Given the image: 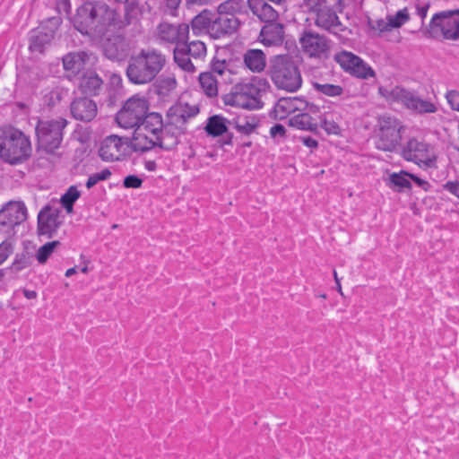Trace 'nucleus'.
I'll return each instance as SVG.
<instances>
[{"label":"nucleus","mask_w":459,"mask_h":459,"mask_svg":"<svg viewBox=\"0 0 459 459\" xmlns=\"http://www.w3.org/2000/svg\"><path fill=\"white\" fill-rule=\"evenodd\" d=\"M225 105L246 109H257L262 107L260 89L253 82L236 83L230 92L222 96Z\"/></svg>","instance_id":"6"},{"label":"nucleus","mask_w":459,"mask_h":459,"mask_svg":"<svg viewBox=\"0 0 459 459\" xmlns=\"http://www.w3.org/2000/svg\"><path fill=\"white\" fill-rule=\"evenodd\" d=\"M31 143L27 135L18 129H10L0 139V158L6 163H23L31 155Z\"/></svg>","instance_id":"4"},{"label":"nucleus","mask_w":459,"mask_h":459,"mask_svg":"<svg viewBox=\"0 0 459 459\" xmlns=\"http://www.w3.org/2000/svg\"><path fill=\"white\" fill-rule=\"evenodd\" d=\"M238 9V3L235 0H228L221 3L218 6V14L219 15H234V13Z\"/></svg>","instance_id":"50"},{"label":"nucleus","mask_w":459,"mask_h":459,"mask_svg":"<svg viewBox=\"0 0 459 459\" xmlns=\"http://www.w3.org/2000/svg\"><path fill=\"white\" fill-rule=\"evenodd\" d=\"M334 60L344 71L358 78L367 79L375 76L373 69L351 52L342 51L338 53L334 56Z\"/></svg>","instance_id":"16"},{"label":"nucleus","mask_w":459,"mask_h":459,"mask_svg":"<svg viewBox=\"0 0 459 459\" xmlns=\"http://www.w3.org/2000/svg\"><path fill=\"white\" fill-rule=\"evenodd\" d=\"M67 121L58 117L51 120H40L36 126L39 147L47 152L58 149L63 140V130Z\"/></svg>","instance_id":"7"},{"label":"nucleus","mask_w":459,"mask_h":459,"mask_svg":"<svg viewBox=\"0 0 459 459\" xmlns=\"http://www.w3.org/2000/svg\"><path fill=\"white\" fill-rule=\"evenodd\" d=\"M387 20L389 21V25H391L392 29L400 28L409 20V14L407 10L403 9L398 11L394 15L388 16Z\"/></svg>","instance_id":"47"},{"label":"nucleus","mask_w":459,"mask_h":459,"mask_svg":"<svg viewBox=\"0 0 459 459\" xmlns=\"http://www.w3.org/2000/svg\"><path fill=\"white\" fill-rule=\"evenodd\" d=\"M402 128L401 122L394 117L389 116L379 117L377 148L385 152L395 151L402 139Z\"/></svg>","instance_id":"11"},{"label":"nucleus","mask_w":459,"mask_h":459,"mask_svg":"<svg viewBox=\"0 0 459 459\" xmlns=\"http://www.w3.org/2000/svg\"><path fill=\"white\" fill-rule=\"evenodd\" d=\"M181 0H166V5L171 10H175L180 4Z\"/></svg>","instance_id":"63"},{"label":"nucleus","mask_w":459,"mask_h":459,"mask_svg":"<svg viewBox=\"0 0 459 459\" xmlns=\"http://www.w3.org/2000/svg\"><path fill=\"white\" fill-rule=\"evenodd\" d=\"M206 46L201 40H193L190 42V55L194 61L203 60L206 56Z\"/></svg>","instance_id":"44"},{"label":"nucleus","mask_w":459,"mask_h":459,"mask_svg":"<svg viewBox=\"0 0 459 459\" xmlns=\"http://www.w3.org/2000/svg\"><path fill=\"white\" fill-rule=\"evenodd\" d=\"M149 109L148 100L142 96L129 98L117 112L116 120L124 128L138 127Z\"/></svg>","instance_id":"10"},{"label":"nucleus","mask_w":459,"mask_h":459,"mask_svg":"<svg viewBox=\"0 0 459 459\" xmlns=\"http://www.w3.org/2000/svg\"><path fill=\"white\" fill-rule=\"evenodd\" d=\"M239 21L235 15H217L212 19L210 35L213 39H220L237 31Z\"/></svg>","instance_id":"23"},{"label":"nucleus","mask_w":459,"mask_h":459,"mask_svg":"<svg viewBox=\"0 0 459 459\" xmlns=\"http://www.w3.org/2000/svg\"><path fill=\"white\" fill-rule=\"evenodd\" d=\"M290 123L301 130L315 131L317 127L316 124L313 123L312 117L307 113H300L294 116Z\"/></svg>","instance_id":"40"},{"label":"nucleus","mask_w":459,"mask_h":459,"mask_svg":"<svg viewBox=\"0 0 459 459\" xmlns=\"http://www.w3.org/2000/svg\"><path fill=\"white\" fill-rule=\"evenodd\" d=\"M62 19L60 16H54L48 18L30 37V49L32 52H38L42 54L46 48L50 45L55 38L56 32L57 31Z\"/></svg>","instance_id":"12"},{"label":"nucleus","mask_w":459,"mask_h":459,"mask_svg":"<svg viewBox=\"0 0 459 459\" xmlns=\"http://www.w3.org/2000/svg\"><path fill=\"white\" fill-rule=\"evenodd\" d=\"M205 130L209 135L219 136L227 131L225 119L220 116H213L209 118L205 126Z\"/></svg>","instance_id":"39"},{"label":"nucleus","mask_w":459,"mask_h":459,"mask_svg":"<svg viewBox=\"0 0 459 459\" xmlns=\"http://www.w3.org/2000/svg\"><path fill=\"white\" fill-rule=\"evenodd\" d=\"M164 125L161 115L152 112L150 114L146 113L138 127L140 128V131H147L151 134L159 136Z\"/></svg>","instance_id":"33"},{"label":"nucleus","mask_w":459,"mask_h":459,"mask_svg":"<svg viewBox=\"0 0 459 459\" xmlns=\"http://www.w3.org/2000/svg\"><path fill=\"white\" fill-rule=\"evenodd\" d=\"M91 55L85 51L70 52L63 56L62 62L65 71L79 73L90 61Z\"/></svg>","instance_id":"28"},{"label":"nucleus","mask_w":459,"mask_h":459,"mask_svg":"<svg viewBox=\"0 0 459 459\" xmlns=\"http://www.w3.org/2000/svg\"><path fill=\"white\" fill-rule=\"evenodd\" d=\"M143 184L142 178L135 175H130L125 178L123 185L126 188H139Z\"/></svg>","instance_id":"51"},{"label":"nucleus","mask_w":459,"mask_h":459,"mask_svg":"<svg viewBox=\"0 0 459 459\" xmlns=\"http://www.w3.org/2000/svg\"><path fill=\"white\" fill-rule=\"evenodd\" d=\"M173 58L174 62L181 70L190 74L196 71V67L194 63L195 61L192 60L193 58L187 56L186 53L181 48H174Z\"/></svg>","instance_id":"38"},{"label":"nucleus","mask_w":459,"mask_h":459,"mask_svg":"<svg viewBox=\"0 0 459 459\" xmlns=\"http://www.w3.org/2000/svg\"><path fill=\"white\" fill-rule=\"evenodd\" d=\"M316 13L315 24L329 32L338 34L343 30V25L340 22L336 13L330 8V5L309 8Z\"/></svg>","instance_id":"21"},{"label":"nucleus","mask_w":459,"mask_h":459,"mask_svg":"<svg viewBox=\"0 0 459 459\" xmlns=\"http://www.w3.org/2000/svg\"><path fill=\"white\" fill-rule=\"evenodd\" d=\"M311 85L316 93L328 98H340L345 93V89L342 85L322 78L313 80Z\"/></svg>","instance_id":"29"},{"label":"nucleus","mask_w":459,"mask_h":459,"mask_svg":"<svg viewBox=\"0 0 459 459\" xmlns=\"http://www.w3.org/2000/svg\"><path fill=\"white\" fill-rule=\"evenodd\" d=\"M446 98L452 109L459 111V91H449Z\"/></svg>","instance_id":"52"},{"label":"nucleus","mask_w":459,"mask_h":459,"mask_svg":"<svg viewBox=\"0 0 459 459\" xmlns=\"http://www.w3.org/2000/svg\"><path fill=\"white\" fill-rule=\"evenodd\" d=\"M301 141L306 146L309 148H316L318 145L317 141L312 137H302Z\"/></svg>","instance_id":"59"},{"label":"nucleus","mask_w":459,"mask_h":459,"mask_svg":"<svg viewBox=\"0 0 459 459\" xmlns=\"http://www.w3.org/2000/svg\"><path fill=\"white\" fill-rule=\"evenodd\" d=\"M410 178L420 186L427 190V187L429 186V183L412 174H410Z\"/></svg>","instance_id":"60"},{"label":"nucleus","mask_w":459,"mask_h":459,"mask_svg":"<svg viewBox=\"0 0 459 459\" xmlns=\"http://www.w3.org/2000/svg\"><path fill=\"white\" fill-rule=\"evenodd\" d=\"M444 187L459 197V182L448 181Z\"/></svg>","instance_id":"58"},{"label":"nucleus","mask_w":459,"mask_h":459,"mask_svg":"<svg viewBox=\"0 0 459 459\" xmlns=\"http://www.w3.org/2000/svg\"><path fill=\"white\" fill-rule=\"evenodd\" d=\"M378 92L387 101L401 103L406 108L416 113H435L437 111V107L434 103L421 99L414 91L403 87L396 86L391 90L379 87Z\"/></svg>","instance_id":"5"},{"label":"nucleus","mask_w":459,"mask_h":459,"mask_svg":"<svg viewBox=\"0 0 459 459\" xmlns=\"http://www.w3.org/2000/svg\"><path fill=\"white\" fill-rule=\"evenodd\" d=\"M174 48H181L184 52L186 53L187 56L191 57L190 55V42L186 43V41L183 43H179L178 45L175 46Z\"/></svg>","instance_id":"61"},{"label":"nucleus","mask_w":459,"mask_h":459,"mask_svg":"<svg viewBox=\"0 0 459 459\" xmlns=\"http://www.w3.org/2000/svg\"><path fill=\"white\" fill-rule=\"evenodd\" d=\"M374 30H377L380 32L391 30L392 27L389 25V21L378 20L376 22L374 25H372Z\"/></svg>","instance_id":"55"},{"label":"nucleus","mask_w":459,"mask_h":459,"mask_svg":"<svg viewBox=\"0 0 459 459\" xmlns=\"http://www.w3.org/2000/svg\"><path fill=\"white\" fill-rule=\"evenodd\" d=\"M321 127L328 134H340L341 128L339 125L333 121V119H328L326 117L321 119Z\"/></svg>","instance_id":"49"},{"label":"nucleus","mask_w":459,"mask_h":459,"mask_svg":"<svg viewBox=\"0 0 459 459\" xmlns=\"http://www.w3.org/2000/svg\"><path fill=\"white\" fill-rule=\"evenodd\" d=\"M158 139L159 136L147 131H140V128L136 127L129 144L134 152H145L158 146Z\"/></svg>","instance_id":"24"},{"label":"nucleus","mask_w":459,"mask_h":459,"mask_svg":"<svg viewBox=\"0 0 459 459\" xmlns=\"http://www.w3.org/2000/svg\"><path fill=\"white\" fill-rule=\"evenodd\" d=\"M255 127L256 124L249 121H245L244 123H238L237 125V129L245 134H251Z\"/></svg>","instance_id":"54"},{"label":"nucleus","mask_w":459,"mask_h":459,"mask_svg":"<svg viewBox=\"0 0 459 459\" xmlns=\"http://www.w3.org/2000/svg\"><path fill=\"white\" fill-rule=\"evenodd\" d=\"M60 246V242L58 240H54L51 242H48L41 246L36 254V259L40 264H46L48 259L54 253L55 249Z\"/></svg>","instance_id":"42"},{"label":"nucleus","mask_w":459,"mask_h":459,"mask_svg":"<svg viewBox=\"0 0 459 459\" xmlns=\"http://www.w3.org/2000/svg\"><path fill=\"white\" fill-rule=\"evenodd\" d=\"M167 63L166 56L155 48L141 49L130 56L126 76L134 84L152 82L162 71Z\"/></svg>","instance_id":"2"},{"label":"nucleus","mask_w":459,"mask_h":459,"mask_svg":"<svg viewBox=\"0 0 459 459\" xmlns=\"http://www.w3.org/2000/svg\"><path fill=\"white\" fill-rule=\"evenodd\" d=\"M297 102H295L294 106H299L298 110H306L308 109L310 111L316 110L317 108L314 104H309L304 100H301L299 98H294Z\"/></svg>","instance_id":"56"},{"label":"nucleus","mask_w":459,"mask_h":459,"mask_svg":"<svg viewBox=\"0 0 459 459\" xmlns=\"http://www.w3.org/2000/svg\"><path fill=\"white\" fill-rule=\"evenodd\" d=\"M432 38L443 36L446 39L459 40V9L436 13L429 25Z\"/></svg>","instance_id":"8"},{"label":"nucleus","mask_w":459,"mask_h":459,"mask_svg":"<svg viewBox=\"0 0 459 459\" xmlns=\"http://www.w3.org/2000/svg\"><path fill=\"white\" fill-rule=\"evenodd\" d=\"M199 112V108L196 106H189L187 104L185 105H178L176 107H172L168 111L169 114L172 117H178L180 120H183V126L186 127V124L187 120L193 117H195Z\"/></svg>","instance_id":"37"},{"label":"nucleus","mask_w":459,"mask_h":459,"mask_svg":"<svg viewBox=\"0 0 459 459\" xmlns=\"http://www.w3.org/2000/svg\"><path fill=\"white\" fill-rule=\"evenodd\" d=\"M59 215L60 210L58 208L50 205L43 207L38 214L39 235H46L48 238L53 237L62 224Z\"/></svg>","instance_id":"20"},{"label":"nucleus","mask_w":459,"mask_h":459,"mask_svg":"<svg viewBox=\"0 0 459 459\" xmlns=\"http://www.w3.org/2000/svg\"><path fill=\"white\" fill-rule=\"evenodd\" d=\"M32 255L29 251H23L16 255L14 261L10 266L13 272H20L28 268L32 263Z\"/></svg>","instance_id":"41"},{"label":"nucleus","mask_w":459,"mask_h":459,"mask_svg":"<svg viewBox=\"0 0 459 459\" xmlns=\"http://www.w3.org/2000/svg\"><path fill=\"white\" fill-rule=\"evenodd\" d=\"M123 3L125 4L124 14L121 15L117 10L115 23L117 31L131 27L133 31L140 32V21L143 13V6L139 4L137 0H126Z\"/></svg>","instance_id":"13"},{"label":"nucleus","mask_w":459,"mask_h":459,"mask_svg":"<svg viewBox=\"0 0 459 459\" xmlns=\"http://www.w3.org/2000/svg\"><path fill=\"white\" fill-rule=\"evenodd\" d=\"M177 81L174 77H161L153 84L154 92L161 98L169 96L176 88Z\"/></svg>","instance_id":"36"},{"label":"nucleus","mask_w":459,"mask_h":459,"mask_svg":"<svg viewBox=\"0 0 459 459\" xmlns=\"http://www.w3.org/2000/svg\"><path fill=\"white\" fill-rule=\"evenodd\" d=\"M80 197V192L74 186H70L67 192L61 197V204L68 213L73 212L74 203Z\"/></svg>","instance_id":"43"},{"label":"nucleus","mask_w":459,"mask_h":459,"mask_svg":"<svg viewBox=\"0 0 459 459\" xmlns=\"http://www.w3.org/2000/svg\"><path fill=\"white\" fill-rule=\"evenodd\" d=\"M259 38L265 46L280 45L284 39V28L281 23H267L262 28Z\"/></svg>","instance_id":"25"},{"label":"nucleus","mask_w":459,"mask_h":459,"mask_svg":"<svg viewBox=\"0 0 459 459\" xmlns=\"http://www.w3.org/2000/svg\"><path fill=\"white\" fill-rule=\"evenodd\" d=\"M189 35V26L186 23L171 24L161 22L157 28L158 39L164 43L174 44L187 41Z\"/></svg>","instance_id":"19"},{"label":"nucleus","mask_w":459,"mask_h":459,"mask_svg":"<svg viewBox=\"0 0 459 459\" xmlns=\"http://www.w3.org/2000/svg\"><path fill=\"white\" fill-rule=\"evenodd\" d=\"M186 127L183 120L178 117L167 114V122L159 134L158 147L164 150H171L179 143V137L185 133Z\"/></svg>","instance_id":"15"},{"label":"nucleus","mask_w":459,"mask_h":459,"mask_svg":"<svg viewBox=\"0 0 459 459\" xmlns=\"http://www.w3.org/2000/svg\"><path fill=\"white\" fill-rule=\"evenodd\" d=\"M297 100L292 98H281L276 104V111L283 114H290L299 109V106H294Z\"/></svg>","instance_id":"45"},{"label":"nucleus","mask_w":459,"mask_h":459,"mask_svg":"<svg viewBox=\"0 0 459 459\" xmlns=\"http://www.w3.org/2000/svg\"><path fill=\"white\" fill-rule=\"evenodd\" d=\"M103 86V80L93 71L84 73L80 78L79 90L82 93L96 96Z\"/></svg>","instance_id":"27"},{"label":"nucleus","mask_w":459,"mask_h":459,"mask_svg":"<svg viewBox=\"0 0 459 459\" xmlns=\"http://www.w3.org/2000/svg\"><path fill=\"white\" fill-rule=\"evenodd\" d=\"M117 9L101 0L87 1L80 5L72 22L81 34L101 39L116 30Z\"/></svg>","instance_id":"1"},{"label":"nucleus","mask_w":459,"mask_h":459,"mask_svg":"<svg viewBox=\"0 0 459 459\" xmlns=\"http://www.w3.org/2000/svg\"><path fill=\"white\" fill-rule=\"evenodd\" d=\"M243 61L253 73H261L266 66L265 54L260 49H247L243 55Z\"/></svg>","instance_id":"30"},{"label":"nucleus","mask_w":459,"mask_h":459,"mask_svg":"<svg viewBox=\"0 0 459 459\" xmlns=\"http://www.w3.org/2000/svg\"><path fill=\"white\" fill-rule=\"evenodd\" d=\"M145 169L149 171H154L156 169V162L154 160H147L145 162Z\"/></svg>","instance_id":"64"},{"label":"nucleus","mask_w":459,"mask_h":459,"mask_svg":"<svg viewBox=\"0 0 459 459\" xmlns=\"http://www.w3.org/2000/svg\"><path fill=\"white\" fill-rule=\"evenodd\" d=\"M269 74L274 85L290 92L298 91L302 78L295 61L288 56H276L271 60Z\"/></svg>","instance_id":"3"},{"label":"nucleus","mask_w":459,"mask_h":459,"mask_svg":"<svg viewBox=\"0 0 459 459\" xmlns=\"http://www.w3.org/2000/svg\"><path fill=\"white\" fill-rule=\"evenodd\" d=\"M247 4L252 13L266 24L278 18V12L266 0H247Z\"/></svg>","instance_id":"26"},{"label":"nucleus","mask_w":459,"mask_h":459,"mask_svg":"<svg viewBox=\"0 0 459 459\" xmlns=\"http://www.w3.org/2000/svg\"><path fill=\"white\" fill-rule=\"evenodd\" d=\"M111 176V171L108 169H104L100 172L91 175L86 182V187L91 188L98 182L107 180Z\"/></svg>","instance_id":"48"},{"label":"nucleus","mask_w":459,"mask_h":459,"mask_svg":"<svg viewBox=\"0 0 459 459\" xmlns=\"http://www.w3.org/2000/svg\"><path fill=\"white\" fill-rule=\"evenodd\" d=\"M212 70L217 74L220 85L230 84L236 80L237 74L233 71L231 64L226 60H213Z\"/></svg>","instance_id":"31"},{"label":"nucleus","mask_w":459,"mask_h":459,"mask_svg":"<svg viewBox=\"0 0 459 459\" xmlns=\"http://www.w3.org/2000/svg\"><path fill=\"white\" fill-rule=\"evenodd\" d=\"M70 109L72 116L82 122H91L98 113L96 102L87 97L74 99Z\"/></svg>","instance_id":"22"},{"label":"nucleus","mask_w":459,"mask_h":459,"mask_svg":"<svg viewBox=\"0 0 459 459\" xmlns=\"http://www.w3.org/2000/svg\"><path fill=\"white\" fill-rule=\"evenodd\" d=\"M13 247L10 242L4 241L0 244V264L13 253Z\"/></svg>","instance_id":"53"},{"label":"nucleus","mask_w":459,"mask_h":459,"mask_svg":"<svg viewBox=\"0 0 459 459\" xmlns=\"http://www.w3.org/2000/svg\"><path fill=\"white\" fill-rule=\"evenodd\" d=\"M199 83L206 96L212 98L218 95L220 81L212 69L199 74Z\"/></svg>","instance_id":"32"},{"label":"nucleus","mask_w":459,"mask_h":459,"mask_svg":"<svg viewBox=\"0 0 459 459\" xmlns=\"http://www.w3.org/2000/svg\"><path fill=\"white\" fill-rule=\"evenodd\" d=\"M299 43L301 51L310 58L323 60L330 56L332 40L312 29H305L301 31Z\"/></svg>","instance_id":"9"},{"label":"nucleus","mask_w":459,"mask_h":459,"mask_svg":"<svg viewBox=\"0 0 459 459\" xmlns=\"http://www.w3.org/2000/svg\"><path fill=\"white\" fill-rule=\"evenodd\" d=\"M410 178V174L405 171H401L400 173H393L390 176V181L395 186L400 188H411V184L408 179Z\"/></svg>","instance_id":"46"},{"label":"nucleus","mask_w":459,"mask_h":459,"mask_svg":"<svg viewBox=\"0 0 459 459\" xmlns=\"http://www.w3.org/2000/svg\"><path fill=\"white\" fill-rule=\"evenodd\" d=\"M27 220V208L21 201H10L0 210V226L13 229Z\"/></svg>","instance_id":"18"},{"label":"nucleus","mask_w":459,"mask_h":459,"mask_svg":"<svg viewBox=\"0 0 459 459\" xmlns=\"http://www.w3.org/2000/svg\"><path fill=\"white\" fill-rule=\"evenodd\" d=\"M429 8V4H425V5H422V6H417V13H418V15L421 19L425 18L426 15H427Z\"/></svg>","instance_id":"62"},{"label":"nucleus","mask_w":459,"mask_h":459,"mask_svg":"<svg viewBox=\"0 0 459 459\" xmlns=\"http://www.w3.org/2000/svg\"><path fill=\"white\" fill-rule=\"evenodd\" d=\"M129 146L128 138L112 134L101 143L100 156L106 161L121 160L126 156Z\"/></svg>","instance_id":"17"},{"label":"nucleus","mask_w":459,"mask_h":459,"mask_svg":"<svg viewBox=\"0 0 459 459\" xmlns=\"http://www.w3.org/2000/svg\"><path fill=\"white\" fill-rule=\"evenodd\" d=\"M103 52L105 56L110 60H120L125 55L121 39H108L103 45Z\"/></svg>","instance_id":"34"},{"label":"nucleus","mask_w":459,"mask_h":459,"mask_svg":"<svg viewBox=\"0 0 459 459\" xmlns=\"http://www.w3.org/2000/svg\"><path fill=\"white\" fill-rule=\"evenodd\" d=\"M403 157L409 161H413L417 164L423 163L427 167H431L435 160L436 155L432 147L417 139H411L402 151Z\"/></svg>","instance_id":"14"},{"label":"nucleus","mask_w":459,"mask_h":459,"mask_svg":"<svg viewBox=\"0 0 459 459\" xmlns=\"http://www.w3.org/2000/svg\"><path fill=\"white\" fill-rule=\"evenodd\" d=\"M212 19L213 17L211 12L208 10H204L193 18L191 22L192 30L195 33L205 30L210 34Z\"/></svg>","instance_id":"35"},{"label":"nucleus","mask_w":459,"mask_h":459,"mask_svg":"<svg viewBox=\"0 0 459 459\" xmlns=\"http://www.w3.org/2000/svg\"><path fill=\"white\" fill-rule=\"evenodd\" d=\"M285 133H286V129L285 127L281 125V124H276L274 125L271 130H270V134L273 137H275L277 135L279 136H284L285 135Z\"/></svg>","instance_id":"57"}]
</instances>
